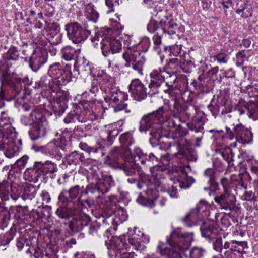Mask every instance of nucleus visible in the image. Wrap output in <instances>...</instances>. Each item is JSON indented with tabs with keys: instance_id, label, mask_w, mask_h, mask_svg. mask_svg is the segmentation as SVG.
<instances>
[{
	"instance_id": "obj_57",
	"label": "nucleus",
	"mask_w": 258,
	"mask_h": 258,
	"mask_svg": "<svg viewBox=\"0 0 258 258\" xmlns=\"http://www.w3.org/2000/svg\"><path fill=\"white\" fill-rule=\"evenodd\" d=\"M215 58L220 63H226L229 59L228 55L225 52L219 53L215 56Z\"/></svg>"
},
{
	"instance_id": "obj_31",
	"label": "nucleus",
	"mask_w": 258,
	"mask_h": 258,
	"mask_svg": "<svg viewBox=\"0 0 258 258\" xmlns=\"http://www.w3.org/2000/svg\"><path fill=\"white\" fill-rule=\"evenodd\" d=\"M147 27L148 31L150 33H154L158 30L161 32L162 33H165L166 32V27L164 26V21L162 20L157 21L151 19Z\"/></svg>"
},
{
	"instance_id": "obj_11",
	"label": "nucleus",
	"mask_w": 258,
	"mask_h": 258,
	"mask_svg": "<svg viewBox=\"0 0 258 258\" xmlns=\"http://www.w3.org/2000/svg\"><path fill=\"white\" fill-rule=\"evenodd\" d=\"M114 184V181L113 180L112 177L111 175H107L102 179H98L95 182L89 184L87 186L92 191L96 190V194L101 196L100 194L104 195L107 193Z\"/></svg>"
},
{
	"instance_id": "obj_42",
	"label": "nucleus",
	"mask_w": 258,
	"mask_h": 258,
	"mask_svg": "<svg viewBox=\"0 0 258 258\" xmlns=\"http://www.w3.org/2000/svg\"><path fill=\"white\" fill-rule=\"evenodd\" d=\"M62 66L59 63H55L50 66L48 73L55 77V80H58V77L61 73Z\"/></svg>"
},
{
	"instance_id": "obj_45",
	"label": "nucleus",
	"mask_w": 258,
	"mask_h": 258,
	"mask_svg": "<svg viewBox=\"0 0 258 258\" xmlns=\"http://www.w3.org/2000/svg\"><path fill=\"white\" fill-rule=\"evenodd\" d=\"M46 133V130H29L28 133L30 139L36 141L44 137Z\"/></svg>"
},
{
	"instance_id": "obj_55",
	"label": "nucleus",
	"mask_w": 258,
	"mask_h": 258,
	"mask_svg": "<svg viewBox=\"0 0 258 258\" xmlns=\"http://www.w3.org/2000/svg\"><path fill=\"white\" fill-rule=\"evenodd\" d=\"M244 51H241L238 52L236 54V65L237 66H242L245 60H247L246 55L244 54Z\"/></svg>"
},
{
	"instance_id": "obj_56",
	"label": "nucleus",
	"mask_w": 258,
	"mask_h": 258,
	"mask_svg": "<svg viewBox=\"0 0 258 258\" xmlns=\"http://www.w3.org/2000/svg\"><path fill=\"white\" fill-rule=\"evenodd\" d=\"M33 149L35 152H41L44 154H51V151L49 148L48 146H38L36 145H33L32 146Z\"/></svg>"
},
{
	"instance_id": "obj_50",
	"label": "nucleus",
	"mask_w": 258,
	"mask_h": 258,
	"mask_svg": "<svg viewBox=\"0 0 258 258\" xmlns=\"http://www.w3.org/2000/svg\"><path fill=\"white\" fill-rule=\"evenodd\" d=\"M104 149V146L99 144L98 147L92 148L91 153L95 154L96 158L102 157L105 154Z\"/></svg>"
},
{
	"instance_id": "obj_12",
	"label": "nucleus",
	"mask_w": 258,
	"mask_h": 258,
	"mask_svg": "<svg viewBox=\"0 0 258 258\" xmlns=\"http://www.w3.org/2000/svg\"><path fill=\"white\" fill-rule=\"evenodd\" d=\"M1 85L3 87L4 84L9 86L15 96L20 94L23 90L22 85L21 78L14 75L13 73H8L7 75L0 80Z\"/></svg>"
},
{
	"instance_id": "obj_19",
	"label": "nucleus",
	"mask_w": 258,
	"mask_h": 258,
	"mask_svg": "<svg viewBox=\"0 0 258 258\" xmlns=\"http://www.w3.org/2000/svg\"><path fill=\"white\" fill-rule=\"evenodd\" d=\"M85 195L87 196L85 199L81 201L80 197H78L77 199V201L82 207V210H83V207H85L84 203H85L89 208H91L94 206V203L95 202L97 201V199L100 198V196H98L96 194V190L92 191L87 186L85 189L81 191V197H83Z\"/></svg>"
},
{
	"instance_id": "obj_13",
	"label": "nucleus",
	"mask_w": 258,
	"mask_h": 258,
	"mask_svg": "<svg viewBox=\"0 0 258 258\" xmlns=\"http://www.w3.org/2000/svg\"><path fill=\"white\" fill-rule=\"evenodd\" d=\"M90 221V216L84 213L76 215L72 217V219L69 223V227L73 232L84 231L87 228V224Z\"/></svg>"
},
{
	"instance_id": "obj_38",
	"label": "nucleus",
	"mask_w": 258,
	"mask_h": 258,
	"mask_svg": "<svg viewBox=\"0 0 258 258\" xmlns=\"http://www.w3.org/2000/svg\"><path fill=\"white\" fill-rule=\"evenodd\" d=\"M76 50L70 46L63 48L61 51V56L67 61H70L74 59Z\"/></svg>"
},
{
	"instance_id": "obj_46",
	"label": "nucleus",
	"mask_w": 258,
	"mask_h": 258,
	"mask_svg": "<svg viewBox=\"0 0 258 258\" xmlns=\"http://www.w3.org/2000/svg\"><path fill=\"white\" fill-rule=\"evenodd\" d=\"M87 224V228H85L84 232H88L89 234L93 235L97 233L98 230L99 228V225L97 224L96 221H92L90 217V221Z\"/></svg>"
},
{
	"instance_id": "obj_54",
	"label": "nucleus",
	"mask_w": 258,
	"mask_h": 258,
	"mask_svg": "<svg viewBox=\"0 0 258 258\" xmlns=\"http://www.w3.org/2000/svg\"><path fill=\"white\" fill-rule=\"evenodd\" d=\"M163 33L161 32H157L153 37V40L154 44V49L157 50L158 46L161 44L162 37Z\"/></svg>"
},
{
	"instance_id": "obj_17",
	"label": "nucleus",
	"mask_w": 258,
	"mask_h": 258,
	"mask_svg": "<svg viewBox=\"0 0 258 258\" xmlns=\"http://www.w3.org/2000/svg\"><path fill=\"white\" fill-rule=\"evenodd\" d=\"M21 109L25 112L31 111V117L37 126L36 129H40L45 126V124L47 123L45 116L38 113L37 111L34 109L33 105L24 103L21 106Z\"/></svg>"
},
{
	"instance_id": "obj_16",
	"label": "nucleus",
	"mask_w": 258,
	"mask_h": 258,
	"mask_svg": "<svg viewBox=\"0 0 258 258\" xmlns=\"http://www.w3.org/2000/svg\"><path fill=\"white\" fill-rule=\"evenodd\" d=\"M129 90L137 101L144 100L148 94L147 89L145 88L143 84L139 79L132 80L129 85Z\"/></svg>"
},
{
	"instance_id": "obj_2",
	"label": "nucleus",
	"mask_w": 258,
	"mask_h": 258,
	"mask_svg": "<svg viewBox=\"0 0 258 258\" xmlns=\"http://www.w3.org/2000/svg\"><path fill=\"white\" fill-rule=\"evenodd\" d=\"M193 240V233H181L174 230L166 240L170 247L158 245V249L160 254L165 258H187L185 252Z\"/></svg>"
},
{
	"instance_id": "obj_6",
	"label": "nucleus",
	"mask_w": 258,
	"mask_h": 258,
	"mask_svg": "<svg viewBox=\"0 0 258 258\" xmlns=\"http://www.w3.org/2000/svg\"><path fill=\"white\" fill-rule=\"evenodd\" d=\"M17 134L16 130H0V149L6 150L5 155L8 158H12L19 152V147L14 142Z\"/></svg>"
},
{
	"instance_id": "obj_58",
	"label": "nucleus",
	"mask_w": 258,
	"mask_h": 258,
	"mask_svg": "<svg viewBox=\"0 0 258 258\" xmlns=\"http://www.w3.org/2000/svg\"><path fill=\"white\" fill-rule=\"evenodd\" d=\"M36 191V186L32 184H27L24 187V193L26 195L34 196Z\"/></svg>"
},
{
	"instance_id": "obj_7",
	"label": "nucleus",
	"mask_w": 258,
	"mask_h": 258,
	"mask_svg": "<svg viewBox=\"0 0 258 258\" xmlns=\"http://www.w3.org/2000/svg\"><path fill=\"white\" fill-rule=\"evenodd\" d=\"M100 36V34L99 32H96L95 36L91 38V41L94 43L96 41H99L100 37L102 38L101 49L102 54L105 57L109 56L110 54L120 52L122 49V45L119 39L110 38L109 37L103 38L102 36L101 37Z\"/></svg>"
},
{
	"instance_id": "obj_51",
	"label": "nucleus",
	"mask_w": 258,
	"mask_h": 258,
	"mask_svg": "<svg viewBox=\"0 0 258 258\" xmlns=\"http://www.w3.org/2000/svg\"><path fill=\"white\" fill-rule=\"evenodd\" d=\"M77 151H75L71 153V154H69L67 157V161L68 164H74L77 165L79 164V160L77 157Z\"/></svg>"
},
{
	"instance_id": "obj_40",
	"label": "nucleus",
	"mask_w": 258,
	"mask_h": 258,
	"mask_svg": "<svg viewBox=\"0 0 258 258\" xmlns=\"http://www.w3.org/2000/svg\"><path fill=\"white\" fill-rule=\"evenodd\" d=\"M28 17L26 19V21L29 24L33 23L34 21H38V19L43 20L44 17L42 12H40L37 14L36 12L33 10H30L28 11Z\"/></svg>"
},
{
	"instance_id": "obj_22",
	"label": "nucleus",
	"mask_w": 258,
	"mask_h": 258,
	"mask_svg": "<svg viewBox=\"0 0 258 258\" xmlns=\"http://www.w3.org/2000/svg\"><path fill=\"white\" fill-rule=\"evenodd\" d=\"M161 130H151L149 133L151 136L149 139V142L153 146L159 145L160 149L167 150L170 147L171 143L169 142H164L163 141L161 142L160 141L162 138L164 137L163 135H161Z\"/></svg>"
},
{
	"instance_id": "obj_41",
	"label": "nucleus",
	"mask_w": 258,
	"mask_h": 258,
	"mask_svg": "<svg viewBox=\"0 0 258 258\" xmlns=\"http://www.w3.org/2000/svg\"><path fill=\"white\" fill-rule=\"evenodd\" d=\"M164 25L166 27V32L169 35H173L176 33V30L178 29V24L173 20L169 21H164Z\"/></svg>"
},
{
	"instance_id": "obj_48",
	"label": "nucleus",
	"mask_w": 258,
	"mask_h": 258,
	"mask_svg": "<svg viewBox=\"0 0 258 258\" xmlns=\"http://www.w3.org/2000/svg\"><path fill=\"white\" fill-rule=\"evenodd\" d=\"M121 131V130H105L107 136L106 138H104L103 139L106 140L108 142V144L111 145L113 143L114 139L118 135L119 131Z\"/></svg>"
},
{
	"instance_id": "obj_43",
	"label": "nucleus",
	"mask_w": 258,
	"mask_h": 258,
	"mask_svg": "<svg viewBox=\"0 0 258 258\" xmlns=\"http://www.w3.org/2000/svg\"><path fill=\"white\" fill-rule=\"evenodd\" d=\"M87 10L89 14L88 16L89 20L94 23H96L98 19L99 14L94 9V6L91 4H89L87 7Z\"/></svg>"
},
{
	"instance_id": "obj_53",
	"label": "nucleus",
	"mask_w": 258,
	"mask_h": 258,
	"mask_svg": "<svg viewBox=\"0 0 258 258\" xmlns=\"http://www.w3.org/2000/svg\"><path fill=\"white\" fill-rule=\"evenodd\" d=\"M214 227L211 225H209L205 227H201L200 230L202 236L206 238H210L213 232L212 231Z\"/></svg>"
},
{
	"instance_id": "obj_36",
	"label": "nucleus",
	"mask_w": 258,
	"mask_h": 258,
	"mask_svg": "<svg viewBox=\"0 0 258 258\" xmlns=\"http://www.w3.org/2000/svg\"><path fill=\"white\" fill-rule=\"evenodd\" d=\"M238 141L243 144H248L251 142L252 140L253 134L251 130H238Z\"/></svg>"
},
{
	"instance_id": "obj_39",
	"label": "nucleus",
	"mask_w": 258,
	"mask_h": 258,
	"mask_svg": "<svg viewBox=\"0 0 258 258\" xmlns=\"http://www.w3.org/2000/svg\"><path fill=\"white\" fill-rule=\"evenodd\" d=\"M67 100L66 97H62L61 99L59 98L57 100V105H58V107L55 106L54 107L56 109H54V112L56 115L60 116L64 113L67 108Z\"/></svg>"
},
{
	"instance_id": "obj_61",
	"label": "nucleus",
	"mask_w": 258,
	"mask_h": 258,
	"mask_svg": "<svg viewBox=\"0 0 258 258\" xmlns=\"http://www.w3.org/2000/svg\"><path fill=\"white\" fill-rule=\"evenodd\" d=\"M10 68L9 66L3 63L1 59H0V80H1L8 73H9Z\"/></svg>"
},
{
	"instance_id": "obj_52",
	"label": "nucleus",
	"mask_w": 258,
	"mask_h": 258,
	"mask_svg": "<svg viewBox=\"0 0 258 258\" xmlns=\"http://www.w3.org/2000/svg\"><path fill=\"white\" fill-rule=\"evenodd\" d=\"M157 199V198L155 197L154 199H145L143 196L139 197L137 200V201L143 205H149L150 207L152 208L155 206L154 202Z\"/></svg>"
},
{
	"instance_id": "obj_37",
	"label": "nucleus",
	"mask_w": 258,
	"mask_h": 258,
	"mask_svg": "<svg viewBox=\"0 0 258 258\" xmlns=\"http://www.w3.org/2000/svg\"><path fill=\"white\" fill-rule=\"evenodd\" d=\"M181 68L180 60L177 58L169 59L165 66V71L170 70L172 73H176Z\"/></svg>"
},
{
	"instance_id": "obj_29",
	"label": "nucleus",
	"mask_w": 258,
	"mask_h": 258,
	"mask_svg": "<svg viewBox=\"0 0 258 258\" xmlns=\"http://www.w3.org/2000/svg\"><path fill=\"white\" fill-rule=\"evenodd\" d=\"M63 206L59 207L56 211L55 214L60 218L69 219L74 216L75 209L69 207L68 205L63 204Z\"/></svg>"
},
{
	"instance_id": "obj_33",
	"label": "nucleus",
	"mask_w": 258,
	"mask_h": 258,
	"mask_svg": "<svg viewBox=\"0 0 258 258\" xmlns=\"http://www.w3.org/2000/svg\"><path fill=\"white\" fill-rule=\"evenodd\" d=\"M172 109L170 107L168 106H161L157 110L153 111L154 113V114L160 120H161V123L163 124V122L168 121L169 118L168 117V112L170 111L171 112V110Z\"/></svg>"
},
{
	"instance_id": "obj_9",
	"label": "nucleus",
	"mask_w": 258,
	"mask_h": 258,
	"mask_svg": "<svg viewBox=\"0 0 258 258\" xmlns=\"http://www.w3.org/2000/svg\"><path fill=\"white\" fill-rule=\"evenodd\" d=\"M57 170L56 165L50 161H36L33 166L28 168L26 172L31 176L38 179V178L43 175H46L48 174H52Z\"/></svg>"
},
{
	"instance_id": "obj_14",
	"label": "nucleus",
	"mask_w": 258,
	"mask_h": 258,
	"mask_svg": "<svg viewBox=\"0 0 258 258\" xmlns=\"http://www.w3.org/2000/svg\"><path fill=\"white\" fill-rule=\"evenodd\" d=\"M48 52L46 50L40 51H34L29 58V67L34 72H37L47 60Z\"/></svg>"
},
{
	"instance_id": "obj_10",
	"label": "nucleus",
	"mask_w": 258,
	"mask_h": 258,
	"mask_svg": "<svg viewBox=\"0 0 258 258\" xmlns=\"http://www.w3.org/2000/svg\"><path fill=\"white\" fill-rule=\"evenodd\" d=\"M170 122L161 123L153 112L145 114L139 122V129H165L169 126Z\"/></svg>"
},
{
	"instance_id": "obj_24",
	"label": "nucleus",
	"mask_w": 258,
	"mask_h": 258,
	"mask_svg": "<svg viewBox=\"0 0 258 258\" xmlns=\"http://www.w3.org/2000/svg\"><path fill=\"white\" fill-rule=\"evenodd\" d=\"M200 208L197 206L195 209L191 210L189 213L182 218V221L188 227L197 224V222L201 219L199 213Z\"/></svg>"
},
{
	"instance_id": "obj_27",
	"label": "nucleus",
	"mask_w": 258,
	"mask_h": 258,
	"mask_svg": "<svg viewBox=\"0 0 258 258\" xmlns=\"http://www.w3.org/2000/svg\"><path fill=\"white\" fill-rule=\"evenodd\" d=\"M129 59L132 62L133 68L138 72H141L145 60L141 53L137 51L132 52Z\"/></svg>"
},
{
	"instance_id": "obj_64",
	"label": "nucleus",
	"mask_w": 258,
	"mask_h": 258,
	"mask_svg": "<svg viewBox=\"0 0 258 258\" xmlns=\"http://www.w3.org/2000/svg\"><path fill=\"white\" fill-rule=\"evenodd\" d=\"M247 90L248 91L249 97H253L258 99V89L256 88H254L250 85H248L247 87Z\"/></svg>"
},
{
	"instance_id": "obj_35",
	"label": "nucleus",
	"mask_w": 258,
	"mask_h": 258,
	"mask_svg": "<svg viewBox=\"0 0 258 258\" xmlns=\"http://www.w3.org/2000/svg\"><path fill=\"white\" fill-rule=\"evenodd\" d=\"M52 80V77L48 73L44 74L42 76L39 82H36L35 89H39L45 88H47L48 87L51 88L50 82Z\"/></svg>"
},
{
	"instance_id": "obj_23",
	"label": "nucleus",
	"mask_w": 258,
	"mask_h": 258,
	"mask_svg": "<svg viewBox=\"0 0 258 258\" xmlns=\"http://www.w3.org/2000/svg\"><path fill=\"white\" fill-rule=\"evenodd\" d=\"M61 73L58 77V80H54L53 83L58 86L66 85L72 81L73 75L70 64H67L63 68L62 67Z\"/></svg>"
},
{
	"instance_id": "obj_44",
	"label": "nucleus",
	"mask_w": 258,
	"mask_h": 258,
	"mask_svg": "<svg viewBox=\"0 0 258 258\" xmlns=\"http://www.w3.org/2000/svg\"><path fill=\"white\" fill-rule=\"evenodd\" d=\"M16 229L11 228L8 231H7L3 236L1 241L2 244L5 245L8 244L13 239L16 234Z\"/></svg>"
},
{
	"instance_id": "obj_59",
	"label": "nucleus",
	"mask_w": 258,
	"mask_h": 258,
	"mask_svg": "<svg viewBox=\"0 0 258 258\" xmlns=\"http://www.w3.org/2000/svg\"><path fill=\"white\" fill-rule=\"evenodd\" d=\"M5 100H8L5 90L1 85L0 87V109L4 108L6 103Z\"/></svg>"
},
{
	"instance_id": "obj_1",
	"label": "nucleus",
	"mask_w": 258,
	"mask_h": 258,
	"mask_svg": "<svg viewBox=\"0 0 258 258\" xmlns=\"http://www.w3.org/2000/svg\"><path fill=\"white\" fill-rule=\"evenodd\" d=\"M121 149L118 147H114L109 152V155L106 156L107 158L108 165L113 168H119L122 169L126 175L132 176L136 171L140 170L139 162L147 167L151 168L158 165V158L154 154H143L138 156L139 160L132 158L123 159L120 154Z\"/></svg>"
},
{
	"instance_id": "obj_5",
	"label": "nucleus",
	"mask_w": 258,
	"mask_h": 258,
	"mask_svg": "<svg viewBox=\"0 0 258 258\" xmlns=\"http://www.w3.org/2000/svg\"><path fill=\"white\" fill-rule=\"evenodd\" d=\"M222 190L220 189L216 192L214 200L220 208L226 211H231L234 209L235 201L234 197L231 194L230 180L227 177H222L220 180Z\"/></svg>"
},
{
	"instance_id": "obj_18",
	"label": "nucleus",
	"mask_w": 258,
	"mask_h": 258,
	"mask_svg": "<svg viewBox=\"0 0 258 258\" xmlns=\"http://www.w3.org/2000/svg\"><path fill=\"white\" fill-rule=\"evenodd\" d=\"M234 111L240 115L246 113L248 117L251 118L254 114L258 115V100L250 101L243 105H236Z\"/></svg>"
},
{
	"instance_id": "obj_63",
	"label": "nucleus",
	"mask_w": 258,
	"mask_h": 258,
	"mask_svg": "<svg viewBox=\"0 0 258 258\" xmlns=\"http://www.w3.org/2000/svg\"><path fill=\"white\" fill-rule=\"evenodd\" d=\"M176 49H179L178 46H176L173 48H171L170 46L164 47V52L168 54L169 56H171L172 54L174 56H177L176 53L179 54V53L175 50Z\"/></svg>"
},
{
	"instance_id": "obj_21",
	"label": "nucleus",
	"mask_w": 258,
	"mask_h": 258,
	"mask_svg": "<svg viewBox=\"0 0 258 258\" xmlns=\"http://www.w3.org/2000/svg\"><path fill=\"white\" fill-rule=\"evenodd\" d=\"M82 191L79 185H75L68 190H63L58 196V200L63 204L69 205L73 200L77 198L80 192L81 194Z\"/></svg>"
},
{
	"instance_id": "obj_30",
	"label": "nucleus",
	"mask_w": 258,
	"mask_h": 258,
	"mask_svg": "<svg viewBox=\"0 0 258 258\" xmlns=\"http://www.w3.org/2000/svg\"><path fill=\"white\" fill-rule=\"evenodd\" d=\"M20 56V50L15 46H11L5 55V63L10 68L12 64L10 63V60L17 61Z\"/></svg>"
},
{
	"instance_id": "obj_8",
	"label": "nucleus",
	"mask_w": 258,
	"mask_h": 258,
	"mask_svg": "<svg viewBox=\"0 0 258 258\" xmlns=\"http://www.w3.org/2000/svg\"><path fill=\"white\" fill-rule=\"evenodd\" d=\"M65 30L69 39L75 44L84 42L91 34L90 30L76 22L66 24Z\"/></svg>"
},
{
	"instance_id": "obj_62",
	"label": "nucleus",
	"mask_w": 258,
	"mask_h": 258,
	"mask_svg": "<svg viewBox=\"0 0 258 258\" xmlns=\"http://www.w3.org/2000/svg\"><path fill=\"white\" fill-rule=\"evenodd\" d=\"M45 25H44V29L46 31L49 30H54L56 31H59L60 28L59 25L57 23H48L47 21H44Z\"/></svg>"
},
{
	"instance_id": "obj_49",
	"label": "nucleus",
	"mask_w": 258,
	"mask_h": 258,
	"mask_svg": "<svg viewBox=\"0 0 258 258\" xmlns=\"http://www.w3.org/2000/svg\"><path fill=\"white\" fill-rule=\"evenodd\" d=\"M205 250L201 248L195 247L189 252L190 258H201L203 256Z\"/></svg>"
},
{
	"instance_id": "obj_15",
	"label": "nucleus",
	"mask_w": 258,
	"mask_h": 258,
	"mask_svg": "<svg viewBox=\"0 0 258 258\" xmlns=\"http://www.w3.org/2000/svg\"><path fill=\"white\" fill-rule=\"evenodd\" d=\"M164 77L163 70L161 69L155 70L150 73L151 82L148 85L150 89L148 95L152 97L159 93L158 88L160 87L164 82Z\"/></svg>"
},
{
	"instance_id": "obj_60",
	"label": "nucleus",
	"mask_w": 258,
	"mask_h": 258,
	"mask_svg": "<svg viewBox=\"0 0 258 258\" xmlns=\"http://www.w3.org/2000/svg\"><path fill=\"white\" fill-rule=\"evenodd\" d=\"M116 206L115 204H112L111 201L107 203V207H106V214L108 216H111L116 213Z\"/></svg>"
},
{
	"instance_id": "obj_25",
	"label": "nucleus",
	"mask_w": 258,
	"mask_h": 258,
	"mask_svg": "<svg viewBox=\"0 0 258 258\" xmlns=\"http://www.w3.org/2000/svg\"><path fill=\"white\" fill-rule=\"evenodd\" d=\"M126 244L123 241L120 237H113L106 243L108 250L115 251L116 252L121 253L124 249L126 248Z\"/></svg>"
},
{
	"instance_id": "obj_28",
	"label": "nucleus",
	"mask_w": 258,
	"mask_h": 258,
	"mask_svg": "<svg viewBox=\"0 0 258 258\" xmlns=\"http://www.w3.org/2000/svg\"><path fill=\"white\" fill-rule=\"evenodd\" d=\"M163 75L164 77V82L169 88L176 89L177 86L174 85L177 82V76L176 73L170 72L169 71L163 70Z\"/></svg>"
},
{
	"instance_id": "obj_20",
	"label": "nucleus",
	"mask_w": 258,
	"mask_h": 258,
	"mask_svg": "<svg viewBox=\"0 0 258 258\" xmlns=\"http://www.w3.org/2000/svg\"><path fill=\"white\" fill-rule=\"evenodd\" d=\"M16 206H11L9 209L5 206V203L0 201V229L7 227L10 219L11 213H16Z\"/></svg>"
},
{
	"instance_id": "obj_47",
	"label": "nucleus",
	"mask_w": 258,
	"mask_h": 258,
	"mask_svg": "<svg viewBox=\"0 0 258 258\" xmlns=\"http://www.w3.org/2000/svg\"><path fill=\"white\" fill-rule=\"evenodd\" d=\"M119 140L121 143L127 145H130L134 142L132 134L130 131L122 133L119 137Z\"/></svg>"
},
{
	"instance_id": "obj_3",
	"label": "nucleus",
	"mask_w": 258,
	"mask_h": 258,
	"mask_svg": "<svg viewBox=\"0 0 258 258\" xmlns=\"http://www.w3.org/2000/svg\"><path fill=\"white\" fill-rule=\"evenodd\" d=\"M171 113L175 118L184 116H186L187 118L194 117L196 124L195 129H202V126L206 120V118L204 116H196V115H199L201 114L205 115V113L199 110V107L196 106L191 100L183 102L177 99H174Z\"/></svg>"
},
{
	"instance_id": "obj_34",
	"label": "nucleus",
	"mask_w": 258,
	"mask_h": 258,
	"mask_svg": "<svg viewBox=\"0 0 258 258\" xmlns=\"http://www.w3.org/2000/svg\"><path fill=\"white\" fill-rule=\"evenodd\" d=\"M11 184L7 181L0 182V198L1 202L6 201L9 200L10 190Z\"/></svg>"
},
{
	"instance_id": "obj_26",
	"label": "nucleus",
	"mask_w": 258,
	"mask_h": 258,
	"mask_svg": "<svg viewBox=\"0 0 258 258\" xmlns=\"http://www.w3.org/2000/svg\"><path fill=\"white\" fill-rule=\"evenodd\" d=\"M204 175L208 178V183L213 190L216 192L220 190L219 182L216 178V172L213 168H209L206 169L204 173Z\"/></svg>"
},
{
	"instance_id": "obj_4",
	"label": "nucleus",
	"mask_w": 258,
	"mask_h": 258,
	"mask_svg": "<svg viewBox=\"0 0 258 258\" xmlns=\"http://www.w3.org/2000/svg\"><path fill=\"white\" fill-rule=\"evenodd\" d=\"M184 131L175 130L171 135L177 143L178 152L175 154V156L188 161H196L198 158L196 152L190 142L185 138L188 132L187 130L185 132Z\"/></svg>"
},
{
	"instance_id": "obj_32",
	"label": "nucleus",
	"mask_w": 258,
	"mask_h": 258,
	"mask_svg": "<svg viewBox=\"0 0 258 258\" xmlns=\"http://www.w3.org/2000/svg\"><path fill=\"white\" fill-rule=\"evenodd\" d=\"M28 211L27 206L22 207L21 205L17 206L15 217L19 219L26 220L29 221H34L33 216Z\"/></svg>"
}]
</instances>
